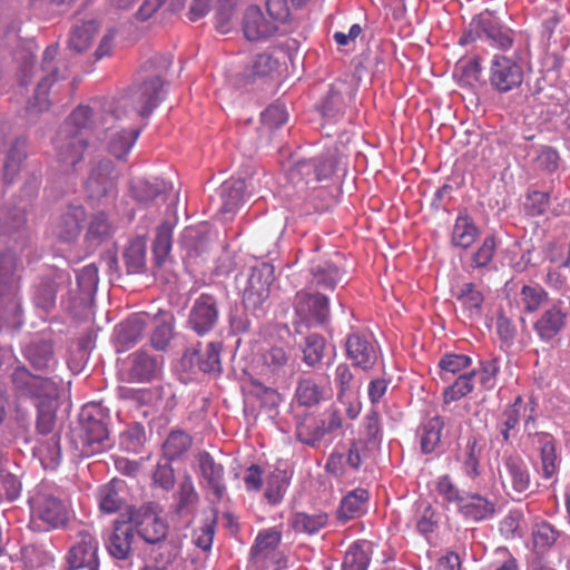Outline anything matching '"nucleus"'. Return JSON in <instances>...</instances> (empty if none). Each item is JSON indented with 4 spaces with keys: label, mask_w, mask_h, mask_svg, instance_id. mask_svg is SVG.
<instances>
[{
    "label": "nucleus",
    "mask_w": 570,
    "mask_h": 570,
    "mask_svg": "<svg viewBox=\"0 0 570 570\" xmlns=\"http://www.w3.org/2000/svg\"><path fill=\"white\" fill-rule=\"evenodd\" d=\"M9 381L17 399H30L36 404L49 405L59 396V385L52 377L35 374L20 362L10 368Z\"/></svg>",
    "instance_id": "f257e3e1"
},
{
    "label": "nucleus",
    "mask_w": 570,
    "mask_h": 570,
    "mask_svg": "<svg viewBox=\"0 0 570 570\" xmlns=\"http://www.w3.org/2000/svg\"><path fill=\"white\" fill-rule=\"evenodd\" d=\"M58 51V45H50L43 51L41 61V71L43 75L37 83L32 99L29 100L27 107V114L29 115L47 110L50 105L48 100L49 89L55 82L69 77L70 58L65 56L57 59Z\"/></svg>",
    "instance_id": "f03ea898"
},
{
    "label": "nucleus",
    "mask_w": 570,
    "mask_h": 570,
    "mask_svg": "<svg viewBox=\"0 0 570 570\" xmlns=\"http://www.w3.org/2000/svg\"><path fill=\"white\" fill-rule=\"evenodd\" d=\"M107 414L98 404H87L80 412V432L76 448L82 456H92L109 446Z\"/></svg>",
    "instance_id": "7ed1b4c3"
},
{
    "label": "nucleus",
    "mask_w": 570,
    "mask_h": 570,
    "mask_svg": "<svg viewBox=\"0 0 570 570\" xmlns=\"http://www.w3.org/2000/svg\"><path fill=\"white\" fill-rule=\"evenodd\" d=\"M150 68L158 70L157 73L146 76L138 83L131 94V100L137 114L147 118L155 108L164 100L166 96L165 81L161 72L167 71L171 65V58L167 56H156L147 61Z\"/></svg>",
    "instance_id": "20e7f679"
},
{
    "label": "nucleus",
    "mask_w": 570,
    "mask_h": 570,
    "mask_svg": "<svg viewBox=\"0 0 570 570\" xmlns=\"http://www.w3.org/2000/svg\"><path fill=\"white\" fill-rule=\"evenodd\" d=\"M114 119L115 116L112 114L105 115L96 111L90 106L80 105L72 110L60 126V139H77V142H88L90 134L99 131Z\"/></svg>",
    "instance_id": "39448f33"
},
{
    "label": "nucleus",
    "mask_w": 570,
    "mask_h": 570,
    "mask_svg": "<svg viewBox=\"0 0 570 570\" xmlns=\"http://www.w3.org/2000/svg\"><path fill=\"white\" fill-rule=\"evenodd\" d=\"M498 476L507 494H525L531 489V476L522 456L515 451H504L497 466Z\"/></svg>",
    "instance_id": "423d86ee"
},
{
    "label": "nucleus",
    "mask_w": 570,
    "mask_h": 570,
    "mask_svg": "<svg viewBox=\"0 0 570 570\" xmlns=\"http://www.w3.org/2000/svg\"><path fill=\"white\" fill-rule=\"evenodd\" d=\"M524 71L521 63L504 55H494L490 68L488 83L498 94H507L519 89L523 82Z\"/></svg>",
    "instance_id": "0eeeda50"
},
{
    "label": "nucleus",
    "mask_w": 570,
    "mask_h": 570,
    "mask_svg": "<svg viewBox=\"0 0 570 570\" xmlns=\"http://www.w3.org/2000/svg\"><path fill=\"white\" fill-rule=\"evenodd\" d=\"M338 161L335 155L293 160L288 161L287 171L293 181L312 185L328 179L336 171Z\"/></svg>",
    "instance_id": "6e6552de"
},
{
    "label": "nucleus",
    "mask_w": 570,
    "mask_h": 570,
    "mask_svg": "<svg viewBox=\"0 0 570 570\" xmlns=\"http://www.w3.org/2000/svg\"><path fill=\"white\" fill-rule=\"evenodd\" d=\"M274 281V267L262 263L250 269L247 285L243 292V303L246 308L256 311L268 299L271 285Z\"/></svg>",
    "instance_id": "1a4fd4ad"
},
{
    "label": "nucleus",
    "mask_w": 570,
    "mask_h": 570,
    "mask_svg": "<svg viewBox=\"0 0 570 570\" xmlns=\"http://www.w3.org/2000/svg\"><path fill=\"white\" fill-rule=\"evenodd\" d=\"M86 219L87 213L83 206L69 205L52 218L51 232L61 243H76L83 229Z\"/></svg>",
    "instance_id": "9d476101"
},
{
    "label": "nucleus",
    "mask_w": 570,
    "mask_h": 570,
    "mask_svg": "<svg viewBox=\"0 0 570 570\" xmlns=\"http://www.w3.org/2000/svg\"><path fill=\"white\" fill-rule=\"evenodd\" d=\"M67 562L70 570H99L98 541L87 531H80L69 549Z\"/></svg>",
    "instance_id": "9b49d317"
},
{
    "label": "nucleus",
    "mask_w": 570,
    "mask_h": 570,
    "mask_svg": "<svg viewBox=\"0 0 570 570\" xmlns=\"http://www.w3.org/2000/svg\"><path fill=\"white\" fill-rule=\"evenodd\" d=\"M31 513L35 519L43 521L50 528L65 525L68 520L65 504L49 494H37L31 499Z\"/></svg>",
    "instance_id": "f8f14e48"
},
{
    "label": "nucleus",
    "mask_w": 570,
    "mask_h": 570,
    "mask_svg": "<svg viewBox=\"0 0 570 570\" xmlns=\"http://www.w3.org/2000/svg\"><path fill=\"white\" fill-rule=\"evenodd\" d=\"M218 321L216 299L208 294H202L194 303L188 317V325L198 335L210 332Z\"/></svg>",
    "instance_id": "ddd939ff"
},
{
    "label": "nucleus",
    "mask_w": 570,
    "mask_h": 570,
    "mask_svg": "<svg viewBox=\"0 0 570 570\" xmlns=\"http://www.w3.org/2000/svg\"><path fill=\"white\" fill-rule=\"evenodd\" d=\"M135 528L129 521H116L106 541L108 553L116 560H128L132 554Z\"/></svg>",
    "instance_id": "4468645a"
},
{
    "label": "nucleus",
    "mask_w": 570,
    "mask_h": 570,
    "mask_svg": "<svg viewBox=\"0 0 570 570\" xmlns=\"http://www.w3.org/2000/svg\"><path fill=\"white\" fill-rule=\"evenodd\" d=\"M296 313L305 320H314L323 324L330 316L328 298L321 294L298 292L294 299Z\"/></svg>",
    "instance_id": "2eb2a0df"
},
{
    "label": "nucleus",
    "mask_w": 570,
    "mask_h": 570,
    "mask_svg": "<svg viewBox=\"0 0 570 570\" xmlns=\"http://www.w3.org/2000/svg\"><path fill=\"white\" fill-rule=\"evenodd\" d=\"M179 245L189 261L197 259L210 249V235L206 224L187 226L180 236Z\"/></svg>",
    "instance_id": "dca6fc26"
},
{
    "label": "nucleus",
    "mask_w": 570,
    "mask_h": 570,
    "mask_svg": "<svg viewBox=\"0 0 570 570\" xmlns=\"http://www.w3.org/2000/svg\"><path fill=\"white\" fill-rule=\"evenodd\" d=\"M69 283V276L59 272L41 277L39 283L35 286L33 303L38 308L45 312L51 311L56 306V297L59 288Z\"/></svg>",
    "instance_id": "f3484780"
},
{
    "label": "nucleus",
    "mask_w": 570,
    "mask_h": 570,
    "mask_svg": "<svg viewBox=\"0 0 570 570\" xmlns=\"http://www.w3.org/2000/svg\"><path fill=\"white\" fill-rule=\"evenodd\" d=\"M281 540L282 532L276 528H269L258 532L250 550L253 561L259 563L263 568L275 563V556Z\"/></svg>",
    "instance_id": "a211bd4d"
},
{
    "label": "nucleus",
    "mask_w": 570,
    "mask_h": 570,
    "mask_svg": "<svg viewBox=\"0 0 570 570\" xmlns=\"http://www.w3.org/2000/svg\"><path fill=\"white\" fill-rule=\"evenodd\" d=\"M277 31L274 21L265 19L257 6H249L243 17V32L249 41H261L272 37Z\"/></svg>",
    "instance_id": "6ab92c4d"
},
{
    "label": "nucleus",
    "mask_w": 570,
    "mask_h": 570,
    "mask_svg": "<svg viewBox=\"0 0 570 570\" xmlns=\"http://www.w3.org/2000/svg\"><path fill=\"white\" fill-rule=\"evenodd\" d=\"M346 353L356 366L363 370H370L377 360V353L374 344L365 336L358 333L348 335L346 340Z\"/></svg>",
    "instance_id": "aec40b11"
},
{
    "label": "nucleus",
    "mask_w": 570,
    "mask_h": 570,
    "mask_svg": "<svg viewBox=\"0 0 570 570\" xmlns=\"http://www.w3.org/2000/svg\"><path fill=\"white\" fill-rule=\"evenodd\" d=\"M197 462L207 487L213 491L217 500H222L226 492L223 465L216 463L214 458L206 451L198 453Z\"/></svg>",
    "instance_id": "412c9836"
},
{
    "label": "nucleus",
    "mask_w": 570,
    "mask_h": 570,
    "mask_svg": "<svg viewBox=\"0 0 570 570\" xmlns=\"http://www.w3.org/2000/svg\"><path fill=\"white\" fill-rule=\"evenodd\" d=\"M139 535L148 543H157L166 538L167 524L155 512L140 510L134 518Z\"/></svg>",
    "instance_id": "4be33fe9"
},
{
    "label": "nucleus",
    "mask_w": 570,
    "mask_h": 570,
    "mask_svg": "<svg viewBox=\"0 0 570 570\" xmlns=\"http://www.w3.org/2000/svg\"><path fill=\"white\" fill-rule=\"evenodd\" d=\"M458 512L466 520L480 522L493 517L495 505L483 495L468 493L461 500Z\"/></svg>",
    "instance_id": "5701e85b"
},
{
    "label": "nucleus",
    "mask_w": 570,
    "mask_h": 570,
    "mask_svg": "<svg viewBox=\"0 0 570 570\" xmlns=\"http://www.w3.org/2000/svg\"><path fill=\"white\" fill-rule=\"evenodd\" d=\"M567 314L558 306L546 309L534 322L533 328L543 342L553 340L564 327Z\"/></svg>",
    "instance_id": "b1692460"
},
{
    "label": "nucleus",
    "mask_w": 570,
    "mask_h": 570,
    "mask_svg": "<svg viewBox=\"0 0 570 570\" xmlns=\"http://www.w3.org/2000/svg\"><path fill=\"white\" fill-rule=\"evenodd\" d=\"M128 361L129 367L127 375L130 382H148L156 376L158 368L157 361L148 353L138 351L132 353Z\"/></svg>",
    "instance_id": "393cba45"
},
{
    "label": "nucleus",
    "mask_w": 570,
    "mask_h": 570,
    "mask_svg": "<svg viewBox=\"0 0 570 570\" xmlns=\"http://www.w3.org/2000/svg\"><path fill=\"white\" fill-rule=\"evenodd\" d=\"M98 29L99 24L95 19L76 22L70 30L68 49L75 53H82L90 47Z\"/></svg>",
    "instance_id": "a878e982"
},
{
    "label": "nucleus",
    "mask_w": 570,
    "mask_h": 570,
    "mask_svg": "<svg viewBox=\"0 0 570 570\" xmlns=\"http://www.w3.org/2000/svg\"><path fill=\"white\" fill-rule=\"evenodd\" d=\"M483 31V38L501 50H508L513 45V31L501 24L495 18H481L480 27Z\"/></svg>",
    "instance_id": "bb28decb"
},
{
    "label": "nucleus",
    "mask_w": 570,
    "mask_h": 570,
    "mask_svg": "<svg viewBox=\"0 0 570 570\" xmlns=\"http://www.w3.org/2000/svg\"><path fill=\"white\" fill-rule=\"evenodd\" d=\"M145 322L140 316H132L122 322L116 332L119 352H125L137 344L144 334Z\"/></svg>",
    "instance_id": "cd10ccee"
},
{
    "label": "nucleus",
    "mask_w": 570,
    "mask_h": 570,
    "mask_svg": "<svg viewBox=\"0 0 570 570\" xmlns=\"http://www.w3.org/2000/svg\"><path fill=\"white\" fill-rule=\"evenodd\" d=\"M368 501V492L365 489H355L347 493L341 501L337 510V519L347 522L358 518L365 512V505Z\"/></svg>",
    "instance_id": "c85d7f7f"
},
{
    "label": "nucleus",
    "mask_w": 570,
    "mask_h": 570,
    "mask_svg": "<svg viewBox=\"0 0 570 570\" xmlns=\"http://www.w3.org/2000/svg\"><path fill=\"white\" fill-rule=\"evenodd\" d=\"M24 358L36 371H45L50 367L53 358V347L50 341H32L23 351Z\"/></svg>",
    "instance_id": "c756f323"
},
{
    "label": "nucleus",
    "mask_w": 570,
    "mask_h": 570,
    "mask_svg": "<svg viewBox=\"0 0 570 570\" xmlns=\"http://www.w3.org/2000/svg\"><path fill=\"white\" fill-rule=\"evenodd\" d=\"M443 429L444 419L441 415H434L420 425V446L423 453L430 454L436 450L441 442Z\"/></svg>",
    "instance_id": "7c9ffc66"
},
{
    "label": "nucleus",
    "mask_w": 570,
    "mask_h": 570,
    "mask_svg": "<svg viewBox=\"0 0 570 570\" xmlns=\"http://www.w3.org/2000/svg\"><path fill=\"white\" fill-rule=\"evenodd\" d=\"M479 235V228L472 218L468 215H459L452 229L451 243L455 247L468 249L475 243Z\"/></svg>",
    "instance_id": "2f4dec72"
},
{
    "label": "nucleus",
    "mask_w": 570,
    "mask_h": 570,
    "mask_svg": "<svg viewBox=\"0 0 570 570\" xmlns=\"http://www.w3.org/2000/svg\"><path fill=\"white\" fill-rule=\"evenodd\" d=\"M287 120V112L285 108L278 104L269 105L261 114V127L258 129L259 139L272 140L276 138L274 136L275 130L279 129Z\"/></svg>",
    "instance_id": "473e14b6"
},
{
    "label": "nucleus",
    "mask_w": 570,
    "mask_h": 570,
    "mask_svg": "<svg viewBox=\"0 0 570 570\" xmlns=\"http://www.w3.org/2000/svg\"><path fill=\"white\" fill-rule=\"evenodd\" d=\"M111 235V224L107 215L98 212L91 215L88 228L85 235V243L88 247H97L107 240Z\"/></svg>",
    "instance_id": "72a5a7b5"
},
{
    "label": "nucleus",
    "mask_w": 570,
    "mask_h": 570,
    "mask_svg": "<svg viewBox=\"0 0 570 570\" xmlns=\"http://www.w3.org/2000/svg\"><path fill=\"white\" fill-rule=\"evenodd\" d=\"M523 407L522 396H517L514 402L508 405L499 420L498 429L502 435V439L508 442L518 430L521 416V410Z\"/></svg>",
    "instance_id": "f704fd0d"
},
{
    "label": "nucleus",
    "mask_w": 570,
    "mask_h": 570,
    "mask_svg": "<svg viewBox=\"0 0 570 570\" xmlns=\"http://www.w3.org/2000/svg\"><path fill=\"white\" fill-rule=\"evenodd\" d=\"M475 376V370L460 374L452 384L444 389L442 394L444 404H451L472 393Z\"/></svg>",
    "instance_id": "c9c22d12"
},
{
    "label": "nucleus",
    "mask_w": 570,
    "mask_h": 570,
    "mask_svg": "<svg viewBox=\"0 0 570 570\" xmlns=\"http://www.w3.org/2000/svg\"><path fill=\"white\" fill-rule=\"evenodd\" d=\"M456 299L470 317L481 315L484 295L474 283H464L456 295Z\"/></svg>",
    "instance_id": "e433bc0d"
},
{
    "label": "nucleus",
    "mask_w": 570,
    "mask_h": 570,
    "mask_svg": "<svg viewBox=\"0 0 570 570\" xmlns=\"http://www.w3.org/2000/svg\"><path fill=\"white\" fill-rule=\"evenodd\" d=\"M121 484V481L114 479L98 489L97 498L102 512L111 514L120 510L124 503L119 494Z\"/></svg>",
    "instance_id": "4c0bfd02"
},
{
    "label": "nucleus",
    "mask_w": 570,
    "mask_h": 570,
    "mask_svg": "<svg viewBox=\"0 0 570 570\" xmlns=\"http://www.w3.org/2000/svg\"><path fill=\"white\" fill-rule=\"evenodd\" d=\"M328 522V515L324 512L307 514L296 512L289 519L291 528L296 532L314 534L323 529Z\"/></svg>",
    "instance_id": "58836bf2"
},
{
    "label": "nucleus",
    "mask_w": 570,
    "mask_h": 570,
    "mask_svg": "<svg viewBox=\"0 0 570 570\" xmlns=\"http://www.w3.org/2000/svg\"><path fill=\"white\" fill-rule=\"evenodd\" d=\"M288 485L289 478L285 470L276 469L269 473L266 480V489L264 493L267 502L272 505L281 503Z\"/></svg>",
    "instance_id": "ea45409f"
},
{
    "label": "nucleus",
    "mask_w": 570,
    "mask_h": 570,
    "mask_svg": "<svg viewBox=\"0 0 570 570\" xmlns=\"http://www.w3.org/2000/svg\"><path fill=\"white\" fill-rule=\"evenodd\" d=\"M312 284L318 289L333 291L341 279V272L332 263L324 262L312 267Z\"/></svg>",
    "instance_id": "a19ab883"
},
{
    "label": "nucleus",
    "mask_w": 570,
    "mask_h": 570,
    "mask_svg": "<svg viewBox=\"0 0 570 570\" xmlns=\"http://www.w3.org/2000/svg\"><path fill=\"white\" fill-rule=\"evenodd\" d=\"M472 365V358L465 354H444L439 361L440 377L448 382L454 375L469 370Z\"/></svg>",
    "instance_id": "79ce46f5"
},
{
    "label": "nucleus",
    "mask_w": 570,
    "mask_h": 570,
    "mask_svg": "<svg viewBox=\"0 0 570 570\" xmlns=\"http://www.w3.org/2000/svg\"><path fill=\"white\" fill-rule=\"evenodd\" d=\"M173 244V225L169 222L163 223L156 232L153 243V253L157 266H161L167 259Z\"/></svg>",
    "instance_id": "37998d69"
},
{
    "label": "nucleus",
    "mask_w": 570,
    "mask_h": 570,
    "mask_svg": "<svg viewBox=\"0 0 570 570\" xmlns=\"http://www.w3.org/2000/svg\"><path fill=\"white\" fill-rule=\"evenodd\" d=\"M191 438L184 431H171L163 444L165 458L174 461L180 458L191 446Z\"/></svg>",
    "instance_id": "c03bdc74"
},
{
    "label": "nucleus",
    "mask_w": 570,
    "mask_h": 570,
    "mask_svg": "<svg viewBox=\"0 0 570 570\" xmlns=\"http://www.w3.org/2000/svg\"><path fill=\"white\" fill-rule=\"evenodd\" d=\"M114 187L112 177H110V164H100L99 167L92 169L87 180V188L92 196L106 195Z\"/></svg>",
    "instance_id": "a18cd8bd"
},
{
    "label": "nucleus",
    "mask_w": 570,
    "mask_h": 570,
    "mask_svg": "<svg viewBox=\"0 0 570 570\" xmlns=\"http://www.w3.org/2000/svg\"><path fill=\"white\" fill-rule=\"evenodd\" d=\"M481 71L480 58L474 57L469 60H460L455 65L454 75L459 76L461 85L473 86L475 82L487 85L488 81L481 80Z\"/></svg>",
    "instance_id": "49530a36"
},
{
    "label": "nucleus",
    "mask_w": 570,
    "mask_h": 570,
    "mask_svg": "<svg viewBox=\"0 0 570 570\" xmlns=\"http://www.w3.org/2000/svg\"><path fill=\"white\" fill-rule=\"evenodd\" d=\"M482 445L475 436H471L466 441L464 460L462 463L464 473L472 480L480 475V459Z\"/></svg>",
    "instance_id": "de8ad7c7"
},
{
    "label": "nucleus",
    "mask_w": 570,
    "mask_h": 570,
    "mask_svg": "<svg viewBox=\"0 0 570 570\" xmlns=\"http://www.w3.org/2000/svg\"><path fill=\"white\" fill-rule=\"evenodd\" d=\"M101 130L104 131L105 136H97V139L99 140H109V142H135L139 137L141 127H124L119 124L107 126L106 124Z\"/></svg>",
    "instance_id": "09e8293b"
},
{
    "label": "nucleus",
    "mask_w": 570,
    "mask_h": 570,
    "mask_svg": "<svg viewBox=\"0 0 570 570\" xmlns=\"http://www.w3.org/2000/svg\"><path fill=\"white\" fill-rule=\"evenodd\" d=\"M342 428V419L337 410L330 412L328 417L323 421L322 429H316L311 436L304 435V428L297 430V438L305 444L314 446L325 433H332Z\"/></svg>",
    "instance_id": "8fccbe9b"
},
{
    "label": "nucleus",
    "mask_w": 570,
    "mask_h": 570,
    "mask_svg": "<svg viewBox=\"0 0 570 570\" xmlns=\"http://www.w3.org/2000/svg\"><path fill=\"white\" fill-rule=\"evenodd\" d=\"M236 0H216L214 22L215 29L220 33H227L233 27Z\"/></svg>",
    "instance_id": "3c124183"
},
{
    "label": "nucleus",
    "mask_w": 570,
    "mask_h": 570,
    "mask_svg": "<svg viewBox=\"0 0 570 570\" xmlns=\"http://www.w3.org/2000/svg\"><path fill=\"white\" fill-rule=\"evenodd\" d=\"M296 399L301 405L314 406L323 399V390L312 379H301L296 387Z\"/></svg>",
    "instance_id": "603ef678"
},
{
    "label": "nucleus",
    "mask_w": 570,
    "mask_h": 570,
    "mask_svg": "<svg viewBox=\"0 0 570 570\" xmlns=\"http://www.w3.org/2000/svg\"><path fill=\"white\" fill-rule=\"evenodd\" d=\"M345 102L341 89L334 85L330 86L321 101L320 110L322 116L328 119L334 118L343 112Z\"/></svg>",
    "instance_id": "864d4df0"
},
{
    "label": "nucleus",
    "mask_w": 570,
    "mask_h": 570,
    "mask_svg": "<svg viewBox=\"0 0 570 570\" xmlns=\"http://www.w3.org/2000/svg\"><path fill=\"white\" fill-rule=\"evenodd\" d=\"M26 157V153L20 148L19 145L11 146L7 153L3 164L2 178L6 184L10 185L16 180V177L18 176Z\"/></svg>",
    "instance_id": "5fc2aeb1"
},
{
    "label": "nucleus",
    "mask_w": 570,
    "mask_h": 570,
    "mask_svg": "<svg viewBox=\"0 0 570 570\" xmlns=\"http://www.w3.org/2000/svg\"><path fill=\"white\" fill-rule=\"evenodd\" d=\"M198 502V494L189 475L185 476L178 489L177 511L186 514L194 510Z\"/></svg>",
    "instance_id": "6e6d98bb"
},
{
    "label": "nucleus",
    "mask_w": 570,
    "mask_h": 570,
    "mask_svg": "<svg viewBox=\"0 0 570 570\" xmlns=\"http://www.w3.org/2000/svg\"><path fill=\"white\" fill-rule=\"evenodd\" d=\"M124 261L129 274L141 273L146 265V247L140 242H132L124 252Z\"/></svg>",
    "instance_id": "4d7b16f0"
},
{
    "label": "nucleus",
    "mask_w": 570,
    "mask_h": 570,
    "mask_svg": "<svg viewBox=\"0 0 570 570\" xmlns=\"http://www.w3.org/2000/svg\"><path fill=\"white\" fill-rule=\"evenodd\" d=\"M325 340L318 334H311L305 338L303 346V362L313 367L318 364L324 355Z\"/></svg>",
    "instance_id": "13d9d810"
},
{
    "label": "nucleus",
    "mask_w": 570,
    "mask_h": 570,
    "mask_svg": "<svg viewBox=\"0 0 570 570\" xmlns=\"http://www.w3.org/2000/svg\"><path fill=\"white\" fill-rule=\"evenodd\" d=\"M550 203V193L529 189L524 200V212L528 216L538 217L544 215Z\"/></svg>",
    "instance_id": "bf43d9fd"
},
{
    "label": "nucleus",
    "mask_w": 570,
    "mask_h": 570,
    "mask_svg": "<svg viewBox=\"0 0 570 570\" xmlns=\"http://www.w3.org/2000/svg\"><path fill=\"white\" fill-rule=\"evenodd\" d=\"M559 537L558 530L552 524L541 521L534 524L532 530L533 544L539 550L551 548Z\"/></svg>",
    "instance_id": "052dcab7"
},
{
    "label": "nucleus",
    "mask_w": 570,
    "mask_h": 570,
    "mask_svg": "<svg viewBox=\"0 0 570 570\" xmlns=\"http://www.w3.org/2000/svg\"><path fill=\"white\" fill-rule=\"evenodd\" d=\"M222 344L212 342L207 345L206 351L198 360V366L204 373L219 374L222 371L220 363Z\"/></svg>",
    "instance_id": "680f3d73"
},
{
    "label": "nucleus",
    "mask_w": 570,
    "mask_h": 570,
    "mask_svg": "<svg viewBox=\"0 0 570 570\" xmlns=\"http://www.w3.org/2000/svg\"><path fill=\"white\" fill-rule=\"evenodd\" d=\"M520 297L523 309L528 313H533L547 301L548 294L538 285H524L521 288Z\"/></svg>",
    "instance_id": "e2e57ef3"
},
{
    "label": "nucleus",
    "mask_w": 570,
    "mask_h": 570,
    "mask_svg": "<svg viewBox=\"0 0 570 570\" xmlns=\"http://www.w3.org/2000/svg\"><path fill=\"white\" fill-rule=\"evenodd\" d=\"M31 42L23 45V48L16 52V59L19 61V83L22 87L31 82L32 70L35 66V55L30 48Z\"/></svg>",
    "instance_id": "0e129e2a"
},
{
    "label": "nucleus",
    "mask_w": 570,
    "mask_h": 570,
    "mask_svg": "<svg viewBox=\"0 0 570 570\" xmlns=\"http://www.w3.org/2000/svg\"><path fill=\"white\" fill-rule=\"evenodd\" d=\"M370 563V557L364 550L363 544L353 543L345 553L343 570H366Z\"/></svg>",
    "instance_id": "69168bd1"
},
{
    "label": "nucleus",
    "mask_w": 570,
    "mask_h": 570,
    "mask_svg": "<svg viewBox=\"0 0 570 570\" xmlns=\"http://www.w3.org/2000/svg\"><path fill=\"white\" fill-rule=\"evenodd\" d=\"M497 249V242L493 235L487 236L478 249L472 254L471 267H487L493 259Z\"/></svg>",
    "instance_id": "338daca9"
},
{
    "label": "nucleus",
    "mask_w": 570,
    "mask_h": 570,
    "mask_svg": "<svg viewBox=\"0 0 570 570\" xmlns=\"http://www.w3.org/2000/svg\"><path fill=\"white\" fill-rule=\"evenodd\" d=\"M39 453L45 464L51 468L57 466L61 460L60 434L52 433L46 442L40 444Z\"/></svg>",
    "instance_id": "774afa93"
}]
</instances>
